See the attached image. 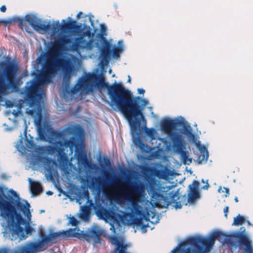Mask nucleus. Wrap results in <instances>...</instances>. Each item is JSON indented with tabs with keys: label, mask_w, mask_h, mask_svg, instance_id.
<instances>
[{
	"label": "nucleus",
	"mask_w": 253,
	"mask_h": 253,
	"mask_svg": "<svg viewBox=\"0 0 253 253\" xmlns=\"http://www.w3.org/2000/svg\"><path fill=\"white\" fill-rule=\"evenodd\" d=\"M31 190L33 195L36 196L40 194L42 189L39 182L33 181L31 183Z\"/></svg>",
	"instance_id": "b1692460"
},
{
	"label": "nucleus",
	"mask_w": 253,
	"mask_h": 253,
	"mask_svg": "<svg viewBox=\"0 0 253 253\" xmlns=\"http://www.w3.org/2000/svg\"><path fill=\"white\" fill-rule=\"evenodd\" d=\"M178 124V121L175 120H165L161 123L163 130L168 134L172 144L174 143L176 138H183L180 133L173 131V130L176 128Z\"/></svg>",
	"instance_id": "9b49d317"
},
{
	"label": "nucleus",
	"mask_w": 253,
	"mask_h": 253,
	"mask_svg": "<svg viewBox=\"0 0 253 253\" xmlns=\"http://www.w3.org/2000/svg\"><path fill=\"white\" fill-rule=\"evenodd\" d=\"M100 32L97 34L96 38L101 41H106L107 40L105 37L107 35V28L103 24H100Z\"/></svg>",
	"instance_id": "a878e982"
},
{
	"label": "nucleus",
	"mask_w": 253,
	"mask_h": 253,
	"mask_svg": "<svg viewBox=\"0 0 253 253\" xmlns=\"http://www.w3.org/2000/svg\"><path fill=\"white\" fill-rule=\"evenodd\" d=\"M104 88L107 89L111 102L124 114L129 123L131 130L138 132L140 121L137 117L140 116L145 121L142 113L144 108L148 102L139 96L133 97L131 91L126 88L121 83L116 81L112 85L106 83L105 78L100 74L87 73L79 78L77 83L71 89L73 94L80 91L85 94L92 92L96 88Z\"/></svg>",
	"instance_id": "f257e3e1"
},
{
	"label": "nucleus",
	"mask_w": 253,
	"mask_h": 253,
	"mask_svg": "<svg viewBox=\"0 0 253 253\" xmlns=\"http://www.w3.org/2000/svg\"><path fill=\"white\" fill-rule=\"evenodd\" d=\"M70 223L73 226H76L78 223V220L74 216H72L70 219Z\"/></svg>",
	"instance_id": "f704fd0d"
},
{
	"label": "nucleus",
	"mask_w": 253,
	"mask_h": 253,
	"mask_svg": "<svg viewBox=\"0 0 253 253\" xmlns=\"http://www.w3.org/2000/svg\"><path fill=\"white\" fill-rule=\"evenodd\" d=\"M128 82L130 83V77L128 76Z\"/></svg>",
	"instance_id": "4d7b16f0"
},
{
	"label": "nucleus",
	"mask_w": 253,
	"mask_h": 253,
	"mask_svg": "<svg viewBox=\"0 0 253 253\" xmlns=\"http://www.w3.org/2000/svg\"><path fill=\"white\" fill-rule=\"evenodd\" d=\"M97 182L98 185H102L103 187H105L104 183H103V181L101 179H100V178L98 179L97 180Z\"/></svg>",
	"instance_id": "79ce46f5"
},
{
	"label": "nucleus",
	"mask_w": 253,
	"mask_h": 253,
	"mask_svg": "<svg viewBox=\"0 0 253 253\" xmlns=\"http://www.w3.org/2000/svg\"><path fill=\"white\" fill-rule=\"evenodd\" d=\"M166 193V196L164 197V200L166 202L167 206L171 205L172 203L175 204L174 207L176 209H181L182 208V205L180 202H177V200L180 199V197L177 194L176 191H169L168 194Z\"/></svg>",
	"instance_id": "dca6fc26"
},
{
	"label": "nucleus",
	"mask_w": 253,
	"mask_h": 253,
	"mask_svg": "<svg viewBox=\"0 0 253 253\" xmlns=\"http://www.w3.org/2000/svg\"><path fill=\"white\" fill-rule=\"evenodd\" d=\"M33 230V228L29 225L25 227V231L27 234H31Z\"/></svg>",
	"instance_id": "e433bc0d"
},
{
	"label": "nucleus",
	"mask_w": 253,
	"mask_h": 253,
	"mask_svg": "<svg viewBox=\"0 0 253 253\" xmlns=\"http://www.w3.org/2000/svg\"><path fill=\"white\" fill-rule=\"evenodd\" d=\"M183 133L185 135L189 140L193 142L196 141V135L193 133L192 128L189 125L185 126H184Z\"/></svg>",
	"instance_id": "5701e85b"
},
{
	"label": "nucleus",
	"mask_w": 253,
	"mask_h": 253,
	"mask_svg": "<svg viewBox=\"0 0 253 253\" xmlns=\"http://www.w3.org/2000/svg\"><path fill=\"white\" fill-rule=\"evenodd\" d=\"M247 223L249 225H251V223H250V222L249 221H247Z\"/></svg>",
	"instance_id": "6e6d98bb"
},
{
	"label": "nucleus",
	"mask_w": 253,
	"mask_h": 253,
	"mask_svg": "<svg viewBox=\"0 0 253 253\" xmlns=\"http://www.w3.org/2000/svg\"><path fill=\"white\" fill-rule=\"evenodd\" d=\"M224 189L225 191L226 194H225L224 196L227 197L229 195V189L228 188L224 187Z\"/></svg>",
	"instance_id": "c03bdc74"
},
{
	"label": "nucleus",
	"mask_w": 253,
	"mask_h": 253,
	"mask_svg": "<svg viewBox=\"0 0 253 253\" xmlns=\"http://www.w3.org/2000/svg\"><path fill=\"white\" fill-rule=\"evenodd\" d=\"M12 113H13V114H14V115H17V113H16V112H15V111H14V112H13Z\"/></svg>",
	"instance_id": "13d9d810"
},
{
	"label": "nucleus",
	"mask_w": 253,
	"mask_h": 253,
	"mask_svg": "<svg viewBox=\"0 0 253 253\" xmlns=\"http://www.w3.org/2000/svg\"><path fill=\"white\" fill-rule=\"evenodd\" d=\"M245 221V218L239 214L236 217L234 218V221L232 225H240L243 224Z\"/></svg>",
	"instance_id": "c85d7f7f"
},
{
	"label": "nucleus",
	"mask_w": 253,
	"mask_h": 253,
	"mask_svg": "<svg viewBox=\"0 0 253 253\" xmlns=\"http://www.w3.org/2000/svg\"><path fill=\"white\" fill-rule=\"evenodd\" d=\"M66 234L67 236L76 237L88 242H90L92 240L94 245L99 243L101 241V232L99 230L95 229H90L86 233L84 231L80 232L79 228L76 227L69 229L66 231Z\"/></svg>",
	"instance_id": "0eeeda50"
},
{
	"label": "nucleus",
	"mask_w": 253,
	"mask_h": 253,
	"mask_svg": "<svg viewBox=\"0 0 253 253\" xmlns=\"http://www.w3.org/2000/svg\"><path fill=\"white\" fill-rule=\"evenodd\" d=\"M51 135L56 138H60L62 137L63 133L60 131H57L55 130H52L51 131Z\"/></svg>",
	"instance_id": "2f4dec72"
},
{
	"label": "nucleus",
	"mask_w": 253,
	"mask_h": 253,
	"mask_svg": "<svg viewBox=\"0 0 253 253\" xmlns=\"http://www.w3.org/2000/svg\"><path fill=\"white\" fill-rule=\"evenodd\" d=\"M47 194L49 195H52L53 194V192L50 191H48L46 192Z\"/></svg>",
	"instance_id": "3c124183"
},
{
	"label": "nucleus",
	"mask_w": 253,
	"mask_h": 253,
	"mask_svg": "<svg viewBox=\"0 0 253 253\" xmlns=\"http://www.w3.org/2000/svg\"><path fill=\"white\" fill-rule=\"evenodd\" d=\"M159 179H167L169 176L173 175V171L165 167L164 169H155L154 172Z\"/></svg>",
	"instance_id": "aec40b11"
},
{
	"label": "nucleus",
	"mask_w": 253,
	"mask_h": 253,
	"mask_svg": "<svg viewBox=\"0 0 253 253\" xmlns=\"http://www.w3.org/2000/svg\"><path fill=\"white\" fill-rule=\"evenodd\" d=\"M90 21H91V25H93V21H91V19H90Z\"/></svg>",
	"instance_id": "680f3d73"
},
{
	"label": "nucleus",
	"mask_w": 253,
	"mask_h": 253,
	"mask_svg": "<svg viewBox=\"0 0 253 253\" xmlns=\"http://www.w3.org/2000/svg\"><path fill=\"white\" fill-rule=\"evenodd\" d=\"M5 104L6 107L8 108H12L14 106L13 103L10 101L6 102Z\"/></svg>",
	"instance_id": "ea45409f"
},
{
	"label": "nucleus",
	"mask_w": 253,
	"mask_h": 253,
	"mask_svg": "<svg viewBox=\"0 0 253 253\" xmlns=\"http://www.w3.org/2000/svg\"><path fill=\"white\" fill-rule=\"evenodd\" d=\"M102 42L105 45L102 48L101 51V62L103 64L107 65L109 62L111 54V44L107 40Z\"/></svg>",
	"instance_id": "a211bd4d"
},
{
	"label": "nucleus",
	"mask_w": 253,
	"mask_h": 253,
	"mask_svg": "<svg viewBox=\"0 0 253 253\" xmlns=\"http://www.w3.org/2000/svg\"><path fill=\"white\" fill-rule=\"evenodd\" d=\"M85 31L82 32L79 37L76 38L71 46L73 51L78 52L81 49L91 50L94 47L92 38L94 33L91 32L89 26H84Z\"/></svg>",
	"instance_id": "423d86ee"
},
{
	"label": "nucleus",
	"mask_w": 253,
	"mask_h": 253,
	"mask_svg": "<svg viewBox=\"0 0 253 253\" xmlns=\"http://www.w3.org/2000/svg\"><path fill=\"white\" fill-rule=\"evenodd\" d=\"M219 231L213 232L210 237L198 235L189 237L180 246L173 249L172 253H206L211 251L215 241L222 235Z\"/></svg>",
	"instance_id": "7ed1b4c3"
},
{
	"label": "nucleus",
	"mask_w": 253,
	"mask_h": 253,
	"mask_svg": "<svg viewBox=\"0 0 253 253\" xmlns=\"http://www.w3.org/2000/svg\"><path fill=\"white\" fill-rule=\"evenodd\" d=\"M70 38L67 35H62L55 40L52 42L50 49V55L52 59H55L59 56L61 52L64 49L65 44L70 43Z\"/></svg>",
	"instance_id": "9d476101"
},
{
	"label": "nucleus",
	"mask_w": 253,
	"mask_h": 253,
	"mask_svg": "<svg viewBox=\"0 0 253 253\" xmlns=\"http://www.w3.org/2000/svg\"><path fill=\"white\" fill-rule=\"evenodd\" d=\"M157 195L159 197H163V196H162V195H161V194H158Z\"/></svg>",
	"instance_id": "bf43d9fd"
},
{
	"label": "nucleus",
	"mask_w": 253,
	"mask_h": 253,
	"mask_svg": "<svg viewBox=\"0 0 253 253\" xmlns=\"http://www.w3.org/2000/svg\"><path fill=\"white\" fill-rule=\"evenodd\" d=\"M203 149L204 150H201L200 153H201V155H200L199 156L198 160L201 162H203V161L206 162L207 161L208 158V152L207 150L204 146H203Z\"/></svg>",
	"instance_id": "cd10ccee"
},
{
	"label": "nucleus",
	"mask_w": 253,
	"mask_h": 253,
	"mask_svg": "<svg viewBox=\"0 0 253 253\" xmlns=\"http://www.w3.org/2000/svg\"><path fill=\"white\" fill-rule=\"evenodd\" d=\"M82 14H83L82 12H81V11L79 12L77 14V19L80 18L81 17V15H82Z\"/></svg>",
	"instance_id": "09e8293b"
},
{
	"label": "nucleus",
	"mask_w": 253,
	"mask_h": 253,
	"mask_svg": "<svg viewBox=\"0 0 253 253\" xmlns=\"http://www.w3.org/2000/svg\"><path fill=\"white\" fill-rule=\"evenodd\" d=\"M3 22H4L3 21H2V20H0V24L1 23H3Z\"/></svg>",
	"instance_id": "052dcab7"
},
{
	"label": "nucleus",
	"mask_w": 253,
	"mask_h": 253,
	"mask_svg": "<svg viewBox=\"0 0 253 253\" xmlns=\"http://www.w3.org/2000/svg\"><path fill=\"white\" fill-rule=\"evenodd\" d=\"M234 200L236 202H238V199L237 197H236L234 199Z\"/></svg>",
	"instance_id": "864d4df0"
},
{
	"label": "nucleus",
	"mask_w": 253,
	"mask_h": 253,
	"mask_svg": "<svg viewBox=\"0 0 253 253\" xmlns=\"http://www.w3.org/2000/svg\"><path fill=\"white\" fill-rule=\"evenodd\" d=\"M75 155H76L77 159L79 161L84 162L86 161L85 155L81 151H79L77 149L75 152Z\"/></svg>",
	"instance_id": "c756f323"
},
{
	"label": "nucleus",
	"mask_w": 253,
	"mask_h": 253,
	"mask_svg": "<svg viewBox=\"0 0 253 253\" xmlns=\"http://www.w3.org/2000/svg\"><path fill=\"white\" fill-rule=\"evenodd\" d=\"M200 183L199 181L194 180L192 184L188 186L189 192L188 193L187 202L194 203L197 199L200 197V193L199 191Z\"/></svg>",
	"instance_id": "ddd939ff"
},
{
	"label": "nucleus",
	"mask_w": 253,
	"mask_h": 253,
	"mask_svg": "<svg viewBox=\"0 0 253 253\" xmlns=\"http://www.w3.org/2000/svg\"><path fill=\"white\" fill-rule=\"evenodd\" d=\"M59 68L63 71L62 84L65 88H68L72 72L75 69L74 66L69 59L55 58L54 60L52 56L43 65L41 72L37 77L38 81L32 80L25 86L26 99L31 108L27 110L26 113L32 117H37L39 120L42 119V114L38 83L40 84L50 83L52 77Z\"/></svg>",
	"instance_id": "f03ea898"
},
{
	"label": "nucleus",
	"mask_w": 253,
	"mask_h": 253,
	"mask_svg": "<svg viewBox=\"0 0 253 253\" xmlns=\"http://www.w3.org/2000/svg\"><path fill=\"white\" fill-rule=\"evenodd\" d=\"M145 131L147 135L151 137L152 139L154 138L155 130L153 128L148 129L147 127H145Z\"/></svg>",
	"instance_id": "7c9ffc66"
},
{
	"label": "nucleus",
	"mask_w": 253,
	"mask_h": 253,
	"mask_svg": "<svg viewBox=\"0 0 253 253\" xmlns=\"http://www.w3.org/2000/svg\"><path fill=\"white\" fill-rule=\"evenodd\" d=\"M70 38L67 35H62L55 40L52 42L50 49V55L52 59H55L59 56L61 52L64 49L65 44L70 43Z\"/></svg>",
	"instance_id": "1a4fd4ad"
},
{
	"label": "nucleus",
	"mask_w": 253,
	"mask_h": 253,
	"mask_svg": "<svg viewBox=\"0 0 253 253\" xmlns=\"http://www.w3.org/2000/svg\"><path fill=\"white\" fill-rule=\"evenodd\" d=\"M232 236L238 239L240 246L246 247V253H253V250L251 246V241L246 235L240 232H236L233 234Z\"/></svg>",
	"instance_id": "4468645a"
},
{
	"label": "nucleus",
	"mask_w": 253,
	"mask_h": 253,
	"mask_svg": "<svg viewBox=\"0 0 253 253\" xmlns=\"http://www.w3.org/2000/svg\"><path fill=\"white\" fill-rule=\"evenodd\" d=\"M37 248H38L37 252H40L43 250V249H42V247L43 246L42 242H40L39 243H37Z\"/></svg>",
	"instance_id": "4c0bfd02"
},
{
	"label": "nucleus",
	"mask_w": 253,
	"mask_h": 253,
	"mask_svg": "<svg viewBox=\"0 0 253 253\" xmlns=\"http://www.w3.org/2000/svg\"><path fill=\"white\" fill-rule=\"evenodd\" d=\"M11 192L13 196H15V197H17L19 199V196H18V195L16 194V192H15V191H14V190H11Z\"/></svg>",
	"instance_id": "49530a36"
},
{
	"label": "nucleus",
	"mask_w": 253,
	"mask_h": 253,
	"mask_svg": "<svg viewBox=\"0 0 253 253\" xmlns=\"http://www.w3.org/2000/svg\"><path fill=\"white\" fill-rule=\"evenodd\" d=\"M37 243L32 242L26 246L19 248L14 253H32L37 252ZM0 253H8L7 249L3 248L0 249Z\"/></svg>",
	"instance_id": "f3484780"
},
{
	"label": "nucleus",
	"mask_w": 253,
	"mask_h": 253,
	"mask_svg": "<svg viewBox=\"0 0 253 253\" xmlns=\"http://www.w3.org/2000/svg\"><path fill=\"white\" fill-rule=\"evenodd\" d=\"M171 188V187H169V190H170Z\"/></svg>",
	"instance_id": "e2e57ef3"
},
{
	"label": "nucleus",
	"mask_w": 253,
	"mask_h": 253,
	"mask_svg": "<svg viewBox=\"0 0 253 253\" xmlns=\"http://www.w3.org/2000/svg\"><path fill=\"white\" fill-rule=\"evenodd\" d=\"M15 206L19 211L26 213L28 217L29 216L31 217V215L29 209L30 205L27 201H25V204H24L18 200L16 202Z\"/></svg>",
	"instance_id": "4be33fe9"
},
{
	"label": "nucleus",
	"mask_w": 253,
	"mask_h": 253,
	"mask_svg": "<svg viewBox=\"0 0 253 253\" xmlns=\"http://www.w3.org/2000/svg\"><path fill=\"white\" fill-rule=\"evenodd\" d=\"M95 46H96V47H98L99 46V43L98 42H95Z\"/></svg>",
	"instance_id": "603ef678"
},
{
	"label": "nucleus",
	"mask_w": 253,
	"mask_h": 253,
	"mask_svg": "<svg viewBox=\"0 0 253 253\" xmlns=\"http://www.w3.org/2000/svg\"><path fill=\"white\" fill-rule=\"evenodd\" d=\"M241 230H243V231H245V228L244 227H241L240 228Z\"/></svg>",
	"instance_id": "5fc2aeb1"
},
{
	"label": "nucleus",
	"mask_w": 253,
	"mask_h": 253,
	"mask_svg": "<svg viewBox=\"0 0 253 253\" xmlns=\"http://www.w3.org/2000/svg\"><path fill=\"white\" fill-rule=\"evenodd\" d=\"M118 46L115 47L111 50V54L112 56L114 58H119L120 56V53L123 50V46L122 45L123 42L120 41L118 42Z\"/></svg>",
	"instance_id": "393cba45"
},
{
	"label": "nucleus",
	"mask_w": 253,
	"mask_h": 253,
	"mask_svg": "<svg viewBox=\"0 0 253 253\" xmlns=\"http://www.w3.org/2000/svg\"><path fill=\"white\" fill-rule=\"evenodd\" d=\"M221 189V188H220L218 189L219 192H220V189Z\"/></svg>",
	"instance_id": "0e129e2a"
},
{
	"label": "nucleus",
	"mask_w": 253,
	"mask_h": 253,
	"mask_svg": "<svg viewBox=\"0 0 253 253\" xmlns=\"http://www.w3.org/2000/svg\"><path fill=\"white\" fill-rule=\"evenodd\" d=\"M51 240V237H50L49 235L48 236H44L42 238V240L41 241V242H42V244L43 245V243H48L50 242Z\"/></svg>",
	"instance_id": "72a5a7b5"
},
{
	"label": "nucleus",
	"mask_w": 253,
	"mask_h": 253,
	"mask_svg": "<svg viewBox=\"0 0 253 253\" xmlns=\"http://www.w3.org/2000/svg\"><path fill=\"white\" fill-rule=\"evenodd\" d=\"M3 195L2 190H1L0 195V208L1 209V215L4 218L10 217L11 222L10 225L12 226V233L17 235L20 237V240L26 239L27 236L24 234V229L21 225H24L26 223L21 215L18 213L15 206L7 201H5L2 198Z\"/></svg>",
	"instance_id": "20e7f679"
},
{
	"label": "nucleus",
	"mask_w": 253,
	"mask_h": 253,
	"mask_svg": "<svg viewBox=\"0 0 253 253\" xmlns=\"http://www.w3.org/2000/svg\"><path fill=\"white\" fill-rule=\"evenodd\" d=\"M60 148V146L59 144L58 143V141H56L55 142V146H47L45 147V150L49 154H53L55 152L58 153Z\"/></svg>",
	"instance_id": "bb28decb"
},
{
	"label": "nucleus",
	"mask_w": 253,
	"mask_h": 253,
	"mask_svg": "<svg viewBox=\"0 0 253 253\" xmlns=\"http://www.w3.org/2000/svg\"><path fill=\"white\" fill-rule=\"evenodd\" d=\"M139 191V189L138 186H133L128 189L121 190L120 196L122 199L130 203L132 206L130 209L131 213L137 216L133 218V223L136 226H141L142 228H145L148 225L143 224V220L147 221H149V217L145 215L142 207L139 205L138 202L132 197L133 195H137Z\"/></svg>",
	"instance_id": "39448f33"
},
{
	"label": "nucleus",
	"mask_w": 253,
	"mask_h": 253,
	"mask_svg": "<svg viewBox=\"0 0 253 253\" xmlns=\"http://www.w3.org/2000/svg\"><path fill=\"white\" fill-rule=\"evenodd\" d=\"M62 23H64L63 25H61L59 21H57L55 25H53L52 30L54 32H57L59 30H64L71 29L75 21H72L70 22H66L65 20H62Z\"/></svg>",
	"instance_id": "412c9836"
},
{
	"label": "nucleus",
	"mask_w": 253,
	"mask_h": 253,
	"mask_svg": "<svg viewBox=\"0 0 253 253\" xmlns=\"http://www.w3.org/2000/svg\"><path fill=\"white\" fill-rule=\"evenodd\" d=\"M61 233L60 232H54L49 234L50 237H51V240L53 239L56 238L57 237H59L61 235Z\"/></svg>",
	"instance_id": "c9c22d12"
},
{
	"label": "nucleus",
	"mask_w": 253,
	"mask_h": 253,
	"mask_svg": "<svg viewBox=\"0 0 253 253\" xmlns=\"http://www.w3.org/2000/svg\"><path fill=\"white\" fill-rule=\"evenodd\" d=\"M58 143L60 146V148L57 153L59 156V162L60 163L64 164L66 163L68 161L67 155L64 153V149L63 148L64 145L67 147H70L72 148L74 146L75 143L74 142L71 140H66L64 143L60 141H58Z\"/></svg>",
	"instance_id": "2eb2a0df"
},
{
	"label": "nucleus",
	"mask_w": 253,
	"mask_h": 253,
	"mask_svg": "<svg viewBox=\"0 0 253 253\" xmlns=\"http://www.w3.org/2000/svg\"><path fill=\"white\" fill-rule=\"evenodd\" d=\"M104 163H105V164L106 165H109L110 164L109 160L108 159H105L104 160Z\"/></svg>",
	"instance_id": "8fccbe9b"
},
{
	"label": "nucleus",
	"mask_w": 253,
	"mask_h": 253,
	"mask_svg": "<svg viewBox=\"0 0 253 253\" xmlns=\"http://www.w3.org/2000/svg\"><path fill=\"white\" fill-rule=\"evenodd\" d=\"M25 19L36 32H46L50 30V25L49 23H43L41 19L38 18L35 15L27 14L25 16Z\"/></svg>",
	"instance_id": "f8f14e48"
},
{
	"label": "nucleus",
	"mask_w": 253,
	"mask_h": 253,
	"mask_svg": "<svg viewBox=\"0 0 253 253\" xmlns=\"http://www.w3.org/2000/svg\"><path fill=\"white\" fill-rule=\"evenodd\" d=\"M186 144L184 138H176L174 143L172 144L174 151L180 155L182 162L185 165H190L192 162V158H189L188 152L185 151Z\"/></svg>",
	"instance_id": "6e6552de"
},
{
	"label": "nucleus",
	"mask_w": 253,
	"mask_h": 253,
	"mask_svg": "<svg viewBox=\"0 0 253 253\" xmlns=\"http://www.w3.org/2000/svg\"><path fill=\"white\" fill-rule=\"evenodd\" d=\"M223 211H224V216H225L226 218H227V213L229 211V207L227 206L225 207L224 208Z\"/></svg>",
	"instance_id": "a19ab883"
},
{
	"label": "nucleus",
	"mask_w": 253,
	"mask_h": 253,
	"mask_svg": "<svg viewBox=\"0 0 253 253\" xmlns=\"http://www.w3.org/2000/svg\"><path fill=\"white\" fill-rule=\"evenodd\" d=\"M14 21L18 23V26L20 28H22L23 26L24 20L20 17H17L14 19Z\"/></svg>",
	"instance_id": "473e14b6"
},
{
	"label": "nucleus",
	"mask_w": 253,
	"mask_h": 253,
	"mask_svg": "<svg viewBox=\"0 0 253 253\" xmlns=\"http://www.w3.org/2000/svg\"><path fill=\"white\" fill-rule=\"evenodd\" d=\"M201 182L204 183H206V185L203 186L202 187V189L204 190H208L209 187V184L208 183V181L207 180L206 182H205L204 179H202Z\"/></svg>",
	"instance_id": "58836bf2"
},
{
	"label": "nucleus",
	"mask_w": 253,
	"mask_h": 253,
	"mask_svg": "<svg viewBox=\"0 0 253 253\" xmlns=\"http://www.w3.org/2000/svg\"><path fill=\"white\" fill-rule=\"evenodd\" d=\"M117 184H118V182H115L111 185L113 187H115V188L118 189V188H119V187H118Z\"/></svg>",
	"instance_id": "de8ad7c7"
},
{
	"label": "nucleus",
	"mask_w": 253,
	"mask_h": 253,
	"mask_svg": "<svg viewBox=\"0 0 253 253\" xmlns=\"http://www.w3.org/2000/svg\"><path fill=\"white\" fill-rule=\"evenodd\" d=\"M6 7L4 5L1 6L0 7V10L2 12H5L6 11Z\"/></svg>",
	"instance_id": "a18cd8bd"
},
{
	"label": "nucleus",
	"mask_w": 253,
	"mask_h": 253,
	"mask_svg": "<svg viewBox=\"0 0 253 253\" xmlns=\"http://www.w3.org/2000/svg\"><path fill=\"white\" fill-rule=\"evenodd\" d=\"M99 213L103 219H108L113 221H117L118 218L120 217L118 213L111 209H103L100 211Z\"/></svg>",
	"instance_id": "6ab92c4d"
},
{
	"label": "nucleus",
	"mask_w": 253,
	"mask_h": 253,
	"mask_svg": "<svg viewBox=\"0 0 253 253\" xmlns=\"http://www.w3.org/2000/svg\"><path fill=\"white\" fill-rule=\"evenodd\" d=\"M137 92L139 94H143L145 93V90L143 88H138Z\"/></svg>",
	"instance_id": "37998d69"
}]
</instances>
